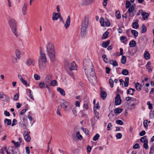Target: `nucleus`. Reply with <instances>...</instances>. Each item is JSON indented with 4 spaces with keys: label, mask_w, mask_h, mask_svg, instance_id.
<instances>
[{
    "label": "nucleus",
    "mask_w": 154,
    "mask_h": 154,
    "mask_svg": "<svg viewBox=\"0 0 154 154\" xmlns=\"http://www.w3.org/2000/svg\"><path fill=\"white\" fill-rule=\"evenodd\" d=\"M46 47L48 55L51 60L53 62L55 59V52L53 44L51 42H49L46 44Z\"/></svg>",
    "instance_id": "nucleus-1"
},
{
    "label": "nucleus",
    "mask_w": 154,
    "mask_h": 154,
    "mask_svg": "<svg viewBox=\"0 0 154 154\" xmlns=\"http://www.w3.org/2000/svg\"><path fill=\"white\" fill-rule=\"evenodd\" d=\"M86 69H84L85 73L89 82L91 83H93L96 79L95 72L93 67L87 68Z\"/></svg>",
    "instance_id": "nucleus-2"
},
{
    "label": "nucleus",
    "mask_w": 154,
    "mask_h": 154,
    "mask_svg": "<svg viewBox=\"0 0 154 154\" xmlns=\"http://www.w3.org/2000/svg\"><path fill=\"white\" fill-rule=\"evenodd\" d=\"M88 17L85 16L81 24V34L82 37H84L87 33V28L89 24Z\"/></svg>",
    "instance_id": "nucleus-3"
},
{
    "label": "nucleus",
    "mask_w": 154,
    "mask_h": 154,
    "mask_svg": "<svg viewBox=\"0 0 154 154\" xmlns=\"http://www.w3.org/2000/svg\"><path fill=\"white\" fill-rule=\"evenodd\" d=\"M8 23L15 36L16 37H18L20 34L17 31V25L16 21L14 19H11L9 21Z\"/></svg>",
    "instance_id": "nucleus-4"
},
{
    "label": "nucleus",
    "mask_w": 154,
    "mask_h": 154,
    "mask_svg": "<svg viewBox=\"0 0 154 154\" xmlns=\"http://www.w3.org/2000/svg\"><path fill=\"white\" fill-rule=\"evenodd\" d=\"M62 103L59 105V107H62L65 111L69 112L72 109V104L62 99Z\"/></svg>",
    "instance_id": "nucleus-5"
},
{
    "label": "nucleus",
    "mask_w": 154,
    "mask_h": 154,
    "mask_svg": "<svg viewBox=\"0 0 154 154\" xmlns=\"http://www.w3.org/2000/svg\"><path fill=\"white\" fill-rule=\"evenodd\" d=\"M64 64L65 67L69 69L70 71L77 69V66L74 61L71 63L70 61L66 60Z\"/></svg>",
    "instance_id": "nucleus-6"
},
{
    "label": "nucleus",
    "mask_w": 154,
    "mask_h": 154,
    "mask_svg": "<svg viewBox=\"0 0 154 154\" xmlns=\"http://www.w3.org/2000/svg\"><path fill=\"white\" fill-rule=\"evenodd\" d=\"M84 69H87L86 68L91 67H93V64L89 59H85L83 62Z\"/></svg>",
    "instance_id": "nucleus-7"
},
{
    "label": "nucleus",
    "mask_w": 154,
    "mask_h": 154,
    "mask_svg": "<svg viewBox=\"0 0 154 154\" xmlns=\"http://www.w3.org/2000/svg\"><path fill=\"white\" fill-rule=\"evenodd\" d=\"M0 99L3 101L8 102L10 101V97L2 92H0Z\"/></svg>",
    "instance_id": "nucleus-8"
},
{
    "label": "nucleus",
    "mask_w": 154,
    "mask_h": 154,
    "mask_svg": "<svg viewBox=\"0 0 154 154\" xmlns=\"http://www.w3.org/2000/svg\"><path fill=\"white\" fill-rule=\"evenodd\" d=\"M136 12V9L133 5L131 6L128 9L127 13H128L129 16L131 17H133Z\"/></svg>",
    "instance_id": "nucleus-9"
},
{
    "label": "nucleus",
    "mask_w": 154,
    "mask_h": 154,
    "mask_svg": "<svg viewBox=\"0 0 154 154\" xmlns=\"http://www.w3.org/2000/svg\"><path fill=\"white\" fill-rule=\"evenodd\" d=\"M40 48V56L38 60V61L47 62V60L45 54L42 53L41 47Z\"/></svg>",
    "instance_id": "nucleus-10"
},
{
    "label": "nucleus",
    "mask_w": 154,
    "mask_h": 154,
    "mask_svg": "<svg viewBox=\"0 0 154 154\" xmlns=\"http://www.w3.org/2000/svg\"><path fill=\"white\" fill-rule=\"evenodd\" d=\"M30 133V132H28L26 131H24L23 134L25 140L27 142H29L31 139V137L29 135Z\"/></svg>",
    "instance_id": "nucleus-11"
},
{
    "label": "nucleus",
    "mask_w": 154,
    "mask_h": 154,
    "mask_svg": "<svg viewBox=\"0 0 154 154\" xmlns=\"http://www.w3.org/2000/svg\"><path fill=\"white\" fill-rule=\"evenodd\" d=\"M93 2V0H80V4L82 6L88 5Z\"/></svg>",
    "instance_id": "nucleus-12"
},
{
    "label": "nucleus",
    "mask_w": 154,
    "mask_h": 154,
    "mask_svg": "<svg viewBox=\"0 0 154 154\" xmlns=\"http://www.w3.org/2000/svg\"><path fill=\"white\" fill-rule=\"evenodd\" d=\"M15 149L14 147L9 146L8 149L5 148V150L7 154H14V150Z\"/></svg>",
    "instance_id": "nucleus-13"
},
{
    "label": "nucleus",
    "mask_w": 154,
    "mask_h": 154,
    "mask_svg": "<svg viewBox=\"0 0 154 154\" xmlns=\"http://www.w3.org/2000/svg\"><path fill=\"white\" fill-rule=\"evenodd\" d=\"M52 79V78L51 75L50 74L47 75L45 79V84H50Z\"/></svg>",
    "instance_id": "nucleus-14"
},
{
    "label": "nucleus",
    "mask_w": 154,
    "mask_h": 154,
    "mask_svg": "<svg viewBox=\"0 0 154 154\" xmlns=\"http://www.w3.org/2000/svg\"><path fill=\"white\" fill-rule=\"evenodd\" d=\"M26 63L28 66H30L31 65L34 66L35 62L33 58H29L27 60Z\"/></svg>",
    "instance_id": "nucleus-15"
},
{
    "label": "nucleus",
    "mask_w": 154,
    "mask_h": 154,
    "mask_svg": "<svg viewBox=\"0 0 154 154\" xmlns=\"http://www.w3.org/2000/svg\"><path fill=\"white\" fill-rule=\"evenodd\" d=\"M115 104L116 105H119L121 103L120 95L119 94H117L115 98Z\"/></svg>",
    "instance_id": "nucleus-16"
},
{
    "label": "nucleus",
    "mask_w": 154,
    "mask_h": 154,
    "mask_svg": "<svg viewBox=\"0 0 154 154\" xmlns=\"http://www.w3.org/2000/svg\"><path fill=\"white\" fill-rule=\"evenodd\" d=\"M39 66L40 69L42 70L45 69L46 68V63L47 62L38 61Z\"/></svg>",
    "instance_id": "nucleus-17"
},
{
    "label": "nucleus",
    "mask_w": 154,
    "mask_h": 154,
    "mask_svg": "<svg viewBox=\"0 0 154 154\" xmlns=\"http://www.w3.org/2000/svg\"><path fill=\"white\" fill-rule=\"evenodd\" d=\"M70 19L69 16H68L64 24V26L66 29H67L70 25Z\"/></svg>",
    "instance_id": "nucleus-18"
},
{
    "label": "nucleus",
    "mask_w": 154,
    "mask_h": 154,
    "mask_svg": "<svg viewBox=\"0 0 154 154\" xmlns=\"http://www.w3.org/2000/svg\"><path fill=\"white\" fill-rule=\"evenodd\" d=\"M27 8V4L26 3H24L22 9V13L23 15H25L26 14Z\"/></svg>",
    "instance_id": "nucleus-19"
},
{
    "label": "nucleus",
    "mask_w": 154,
    "mask_h": 154,
    "mask_svg": "<svg viewBox=\"0 0 154 154\" xmlns=\"http://www.w3.org/2000/svg\"><path fill=\"white\" fill-rule=\"evenodd\" d=\"M60 14L58 13L53 12V16L52 17V20H57L58 19V16Z\"/></svg>",
    "instance_id": "nucleus-20"
},
{
    "label": "nucleus",
    "mask_w": 154,
    "mask_h": 154,
    "mask_svg": "<svg viewBox=\"0 0 154 154\" xmlns=\"http://www.w3.org/2000/svg\"><path fill=\"white\" fill-rule=\"evenodd\" d=\"M57 91H59L60 93L63 96H65L66 95L65 91L64 90L60 88H57Z\"/></svg>",
    "instance_id": "nucleus-21"
},
{
    "label": "nucleus",
    "mask_w": 154,
    "mask_h": 154,
    "mask_svg": "<svg viewBox=\"0 0 154 154\" xmlns=\"http://www.w3.org/2000/svg\"><path fill=\"white\" fill-rule=\"evenodd\" d=\"M106 96L107 94L106 92L105 91H101V98L103 100L105 99L106 97Z\"/></svg>",
    "instance_id": "nucleus-22"
},
{
    "label": "nucleus",
    "mask_w": 154,
    "mask_h": 154,
    "mask_svg": "<svg viewBox=\"0 0 154 154\" xmlns=\"http://www.w3.org/2000/svg\"><path fill=\"white\" fill-rule=\"evenodd\" d=\"M142 15V16L144 20L147 19L148 17L149 16L148 14L146 12H143Z\"/></svg>",
    "instance_id": "nucleus-23"
},
{
    "label": "nucleus",
    "mask_w": 154,
    "mask_h": 154,
    "mask_svg": "<svg viewBox=\"0 0 154 154\" xmlns=\"http://www.w3.org/2000/svg\"><path fill=\"white\" fill-rule=\"evenodd\" d=\"M144 57L146 60L149 59L150 58V54L148 51H145L144 53Z\"/></svg>",
    "instance_id": "nucleus-24"
},
{
    "label": "nucleus",
    "mask_w": 154,
    "mask_h": 154,
    "mask_svg": "<svg viewBox=\"0 0 154 154\" xmlns=\"http://www.w3.org/2000/svg\"><path fill=\"white\" fill-rule=\"evenodd\" d=\"M110 40H108L106 42H103L102 44V46L104 48H106L109 44Z\"/></svg>",
    "instance_id": "nucleus-25"
},
{
    "label": "nucleus",
    "mask_w": 154,
    "mask_h": 154,
    "mask_svg": "<svg viewBox=\"0 0 154 154\" xmlns=\"http://www.w3.org/2000/svg\"><path fill=\"white\" fill-rule=\"evenodd\" d=\"M11 142L14 143L15 146L17 148L19 147L20 145V142H16L13 140L11 141Z\"/></svg>",
    "instance_id": "nucleus-26"
},
{
    "label": "nucleus",
    "mask_w": 154,
    "mask_h": 154,
    "mask_svg": "<svg viewBox=\"0 0 154 154\" xmlns=\"http://www.w3.org/2000/svg\"><path fill=\"white\" fill-rule=\"evenodd\" d=\"M15 55L17 58L18 59H20V52L18 50L16 49L15 52Z\"/></svg>",
    "instance_id": "nucleus-27"
},
{
    "label": "nucleus",
    "mask_w": 154,
    "mask_h": 154,
    "mask_svg": "<svg viewBox=\"0 0 154 154\" xmlns=\"http://www.w3.org/2000/svg\"><path fill=\"white\" fill-rule=\"evenodd\" d=\"M135 88L136 89V90L138 91H140L141 90V85L139 83H137L135 84Z\"/></svg>",
    "instance_id": "nucleus-28"
},
{
    "label": "nucleus",
    "mask_w": 154,
    "mask_h": 154,
    "mask_svg": "<svg viewBox=\"0 0 154 154\" xmlns=\"http://www.w3.org/2000/svg\"><path fill=\"white\" fill-rule=\"evenodd\" d=\"M4 122L7 125H9L11 124V121L10 119H5L4 120Z\"/></svg>",
    "instance_id": "nucleus-29"
},
{
    "label": "nucleus",
    "mask_w": 154,
    "mask_h": 154,
    "mask_svg": "<svg viewBox=\"0 0 154 154\" xmlns=\"http://www.w3.org/2000/svg\"><path fill=\"white\" fill-rule=\"evenodd\" d=\"M123 111V109L120 108H116L114 110L115 113H120Z\"/></svg>",
    "instance_id": "nucleus-30"
},
{
    "label": "nucleus",
    "mask_w": 154,
    "mask_h": 154,
    "mask_svg": "<svg viewBox=\"0 0 154 154\" xmlns=\"http://www.w3.org/2000/svg\"><path fill=\"white\" fill-rule=\"evenodd\" d=\"M147 29L145 25L143 24L141 26V32L142 33L145 32L146 31Z\"/></svg>",
    "instance_id": "nucleus-31"
},
{
    "label": "nucleus",
    "mask_w": 154,
    "mask_h": 154,
    "mask_svg": "<svg viewBox=\"0 0 154 154\" xmlns=\"http://www.w3.org/2000/svg\"><path fill=\"white\" fill-rule=\"evenodd\" d=\"M126 57L123 55L121 59V63L122 64H125L126 63Z\"/></svg>",
    "instance_id": "nucleus-32"
},
{
    "label": "nucleus",
    "mask_w": 154,
    "mask_h": 154,
    "mask_svg": "<svg viewBox=\"0 0 154 154\" xmlns=\"http://www.w3.org/2000/svg\"><path fill=\"white\" fill-rule=\"evenodd\" d=\"M83 108L84 109L83 111L88 110L89 108V106L88 103H85L83 104Z\"/></svg>",
    "instance_id": "nucleus-33"
},
{
    "label": "nucleus",
    "mask_w": 154,
    "mask_h": 154,
    "mask_svg": "<svg viewBox=\"0 0 154 154\" xmlns=\"http://www.w3.org/2000/svg\"><path fill=\"white\" fill-rule=\"evenodd\" d=\"M136 45V42L134 40L131 41L129 44V46L131 47H134Z\"/></svg>",
    "instance_id": "nucleus-34"
},
{
    "label": "nucleus",
    "mask_w": 154,
    "mask_h": 154,
    "mask_svg": "<svg viewBox=\"0 0 154 154\" xmlns=\"http://www.w3.org/2000/svg\"><path fill=\"white\" fill-rule=\"evenodd\" d=\"M76 135V137L80 140H81L83 138L82 136L80 134L79 131L77 132Z\"/></svg>",
    "instance_id": "nucleus-35"
},
{
    "label": "nucleus",
    "mask_w": 154,
    "mask_h": 154,
    "mask_svg": "<svg viewBox=\"0 0 154 154\" xmlns=\"http://www.w3.org/2000/svg\"><path fill=\"white\" fill-rule=\"evenodd\" d=\"M11 58L12 61L13 63H15L17 62V58L14 56L12 55Z\"/></svg>",
    "instance_id": "nucleus-36"
},
{
    "label": "nucleus",
    "mask_w": 154,
    "mask_h": 154,
    "mask_svg": "<svg viewBox=\"0 0 154 154\" xmlns=\"http://www.w3.org/2000/svg\"><path fill=\"white\" fill-rule=\"evenodd\" d=\"M109 63L111 64L114 66H116L118 65L117 62L115 60H111L110 61Z\"/></svg>",
    "instance_id": "nucleus-37"
},
{
    "label": "nucleus",
    "mask_w": 154,
    "mask_h": 154,
    "mask_svg": "<svg viewBox=\"0 0 154 154\" xmlns=\"http://www.w3.org/2000/svg\"><path fill=\"white\" fill-rule=\"evenodd\" d=\"M131 32L134 37H136L138 35V33L137 31L134 30H131Z\"/></svg>",
    "instance_id": "nucleus-38"
},
{
    "label": "nucleus",
    "mask_w": 154,
    "mask_h": 154,
    "mask_svg": "<svg viewBox=\"0 0 154 154\" xmlns=\"http://www.w3.org/2000/svg\"><path fill=\"white\" fill-rule=\"evenodd\" d=\"M104 20V18L102 17H101L100 19V23L101 26H105Z\"/></svg>",
    "instance_id": "nucleus-39"
},
{
    "label": "nucleus",
    "mask_w": 154,
    "mask_h": 154,
    "mask_svg": "<svg viewBox=\"0 0 154 154\" xmlns=\"http://www.w3.org/2000/svg\"><path fill=\"white\" fill-rule=\"evenodd\" d=\"M116 18L118 19H119L121 17V16L120 14V12L119 11H117L116 12Z\"/></svg>",
    "instance_id": "nucleus-40"
},
{
    "label": "nucleus",
    "mask_w": 154,
    "mask_h": 154,
    "mask_svg": "<svg viewBox=\"0 0 154 154\" xmlns=\"http://www.w3.org/2000/svg\"><path fill=\"white\" fill-rule=\"evenodd\" d=\"M131 90L132 91V93L131 94V95H133L134 94V92L135 91V90L133 88H130L127 91V94H130V91H131Z\"/></svg>",
    "instance_id": "nucleus-41"
},
{
    "label": "nucleus",
    "mask_w": 154,
    "mask_h": 154,
    "mask_svg": "<svg viewBox=\"0 0 154 154\" xmlns=\"http://www.w3.org/2000/svg\"><path fill=\"white\" fill-rule=\"evenodd\" d=\"M109 34L108 32L107 31L105 32L103 34L102 38L103 39H106L107 38Z\"/></svg>",
    "instance_id": "nucleus-42"
},
{
    "label": "nucleus",
    "mask_w": 154,
    "mask_h": 154,
    "mask_svg": "<svg viewBox=\"0 0 154 154\" xmlns=\"http://www.w3.org/2000/svg\"><path fill=\"white\" fill-rule=\"evenodd\" d=\"M57 83V82L56 80H54L53 81L52 80L51 81L50 83V85L51 86H55Z\"/></svg>",
    "instance_id": "nucleus-43"
},
{
    "label": "nucleus",
    "mask_w": 154,
    "mask_h": 154,
    "mask_svg": "<svg viewBox=\"0 0 154 154\" xmlns=\"http://www.w3.org/2000/svg\"><path fill=\"white\" fill-rule=\"evenodd\" d=\"M81 129H82L84 132L86 134H89V131L86 128H84L82 127L81 128Z\"/></svg>",
    "instance_id": "nucleus-44"
},
{
    "label": "nucleus",
    "mask_w": 154,
    "mask_h": 154,
    "mask_svg": "<svg viewBox=\"0 0 154 154\" xmlns=\"http://www.w3.org/2000/svg\"><path fill=\"white\" fill-rule=\"evenodd\" d=\"M143 143H144L143 145V147L146 149H148V141L147 140H146Z\"/></svg>",
    "instance_id": "nucleus-45"
},
{
    "label": "nucleus",
    "mask_w": 154,
    "mask_h": 154,
    "mask_svg": "<svg viewBox=\"0 0 154 154\" xmlns=\"http://www.w3.org/2000/svg\"><path fill=\"white\" fill-rule=\"evenodd\" d=\"M128 73L129 72L126 69H123L122 70V74L125 75H128Z\"/></svg>",
    "instance_id": "nucleus-46"
},
{
    "label": "nucleus",
    "mask_w": 154,
    "mask_h": 154,
    "mask_svg": "<svg viewBox=\"0 0 154 154\" xmlns=\"http://www.w3.org/2000/svg\"><path fill=\"white\" fill-rule=\"evenodd\" d=\"M109 83L111 88H113L114 86L113 81L112 79H109Z\"/></svg>",
    "instance_id": "nucleus-47"
},
{
    "label": "nucleus",
    "mask_w": 154,
    "mask_h": 154,
    "mask_svg": "<svg viewBox=\"0 0 154 154\" xmlns=\"http://www.w3.org/2000/svg\"><path fill=\"white\" fill-rule=\"evenodd\" d=\"M100 135L98 134H97L93 137V140L94 141H95L98 140Z\"/></svg>",
    "instance_id": "nucleus-48"
},
{
    "label": "nucleus",
    "mask_w": 154,
    "mask_h": 154,
    "mask_svg": "<svg viewBox=\"0 0 154 154\" xmlns=\"http://www.w3.org/2000/svg\"><path fill=\"white\" fill-rule=\"evenodd\" d=\"M72 112L73 115L76 116L77 115V111L76 110V108L75 107L74 108L72 109Z\"/></svg>",
    "instance_id": "nucleus-49"
},
{
    "label": "nucleus",
    "mask_w": 154,
    "mask_h": 154,
    "mask_svg": "<svg viewBox=\"0 0 154 154\" xmlns=\"http://www.w3.org/2000/svg\"><path fill=\"white\" fill-rule=\"evenodd\" d=\"M133 27L134 28L137 29L139 27V25L137 22H134L133 23Z\"/></svg>",
    "instance_id": "nucleus-50"
},
{
    "label": "nucleus",
    "mask_w": 154,
    "mask_h": 154,
    "mask_svg": "<svg viewBox=\"0 0 154 154\" xmlns=\"http://www.w3.org/2000/svg\"><path fill=\"white\" fill-rule=\"evenodd\" d=\"M116 123L118 125H122L123 124V122L120 120H117L116 121Z\"/></svg>",
    "instance_id": "nucleus-51"
},
{
    "label": "nucleus",
    "mask_w": 154,
    "mask_h": 154,
    "mask_svg": "<svg viewBox=\"0 0 154 154\" xmlns=\"http://www.w3.org/2000/svg\"><path fill=\"white\" fill-rule=\"evenodd\" d=\"M131 3L130 2L128 1H126V8H129L131 7Z\"/></svg>",
    "instance_id": "nucleus-52"
},
{
    "label": "nucleus",
    "mask_w": 154,
    "mask_h": 154,
    "mask_svg": "<svg viewBox=\"0 0 154 154\" xmlns=\"http://www.w3.org/2000/svg\"><path fill=\"white\" fill-rule=\"evenodd\" d=\"M147 104L148 106V108L149 109H151L153 108L152 105L150 103V101H149L147 102Z\"/></svg>",
    "instance_id": "nucleus-53"
},
{
    "label": "nucleus",
    "mask_w": 154,
    "mask_h": 154,
    "mask_svg": "<svg viewBox=\"0 0 154 154\" xmlns=\"http://www.w3.org/2000/svg\"><path fill=\"white\" fill-rule=\"evenodd\" d=\"M45 83H44V82H41L39 84V86L40 88H42L45 87Z\"/></svg>",
    "instance_id": "nucleus-54"
},
{
    "label": "nucleus",
    "mask_w": 154,
    "mask_h": 154,
    "mask_svg": "<svg viewBox=\"0 0 154 154\" xmlns=\"http://www.w3.org/2000/svg\"><path fill=\"white\" fill-rule=\"evenodd\" d=\"M20 80L21 82L25 85H27V82L26 80L24 79L23 78H21Z\"/></svg>",
    "instance_id": "nucleus-55"
},
{
    "label": "nucleus",
    "mask_w": 154,
    "mask_h": 154,
    "mask_svg": "<svg viewBox=\"0 0 154 154\" xmlns=\"http://www.w3.org/2000/svg\"><path fill=\"white\" fill-rule=\"evenodd\" d=\"M34 78L36 80H38L40 79V76L38 74H35L34 75Z\"/></svg>",
    "instance_id": "nucleus-56"
},
{
    "label": "nucleus",
    "mask_w": 154,
    "mask_h": 154,
    "mask_svg": "<svg viewBox=\"0 0 154 154\" xmlns=\"http://www.w3.org/2000/svg\"><path fill=\"white\" fill-rule=\"evenodd\" d=\"M60 109H61V107H59V106L58 107L57 110V113L60 116H62L61 114V113L60 112Z\"/></svg>",
    "instance_id": "nucleus-57"
},
{
    "label": "nucleus",
    "mask_w": 154,
    "mask_h": 154,
    "mask_svg": "<svg viewBox=\"0 0 154 154\" xmlns=\"http://www.w3.org/2000/svg\"><path fill=\"white\" fill-rule=\"evenodd\" d=\"M116 137L118 139H120L122 137V134L121 133H118L116 135Z\"/></svg>",
    "instance_id": "nucleus-58"
},
{
    "label": "nucleus",
    "mask_w": 154,
    "mask_h": 154,
    "mask_svg": "<svg viewBox=\"0 0 154 154\" xmlns=\"http://www.w3.org/2000/svg\"><path fill=\"white\" fill-rule=\"evenodd\" d=\"M146 138V136H143L140 139V141L141 142L143 143L145 142L146 140H145Z\"/></svg>",
    "instance_id": "nucleus-59"
},
{
    "label": "nucleus",
    "mask_w": 154,
    "mask_h": 154,
    "mask_svg": "<svg viewBox=\"0 0 154 154\" xmlns=\"http://www.w3.org/2000/svg\"><path fill=\"white\" fill-rule=\"evenodd\" d=\"M19 98V96L18 94H15L13 100L14 101H17Z\"/></svg>",
    "instance_id": "nucleus-60"
},
{
    "label": "nucleus",
    "mask_w": 154,
    "mask_h": 154,
    "mask_svg": "<svg viewBox=\"0 0 154 154\" xmlns=\"http://www.w3.org/2000/svg\"><path fill=\"white\" fill-rule=\"evenodd\" d=\"M147 122H148V120H145L143 121V125L144 127L145 128H146L148 126L147 125Z\"/></svg>",
    "instance_id": "nucleus-61"
},
{
    "label": "nucleus",
    "mask_w": 154,
    "mask_h": 154,
    "mask_svg": "<svg viewBox=\"0 0 154 154\" xmlns=\"http://www.w3.org/2000/svg\"><path fill=\"white\" fill-rule=\"evenodd\" d=\"M139 147H140V145L138 143L135 144L133 146V148L134 149H137Z\"/></svg>",
    "instance_id": "nucleus-62"
},
{
    "label": "nucleus",
    "mask_w": 154,
    "mask_h": 154,
    "mask_svg": "<svg viewBox=\"0 0 154 154\" xmlns=\"http://www.w3.org/2000/svg\"><path fill=\"white\" fill-rule=\"evenodd\" d=\"M20 126L23 129H25L26 128V127L25 124L23 123L20 124Z\"/></svg>",
    "instance_id": "nucleus-63"
},
{
    "label": "nucleus",
    "mask_w": 154,
    "mask_h": 154,
    "mask_svg": "<svg viewBox=\"0 0 154 154\" xmlns=\"http://www.w3.org/2000/svg\"><path fill=\"white\" fill-rule=\"evenodd\" d=\"M17 121L16 119H14L13 120L12 123L11 124V126H13L17 124Z\"/></svg>",
    "instance_id": "nucleus-64"
}]
</instances>
